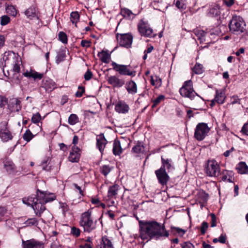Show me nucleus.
I'll return each mask as SVG.
<instances>
[{
	"instance_id": "5fc2aeb1",
	"label": "nucleus",
	"mask_w": 248,
	"mask_h": 248,
	"mask_svg": "<svg viewBox=\"0 0 248 248\" xmlns=\"http://www.w3.org/2000/svg\"><path fill=\"white\" fill-rule=\"evenodd\" d=\"M208 223L206 222L203 221L202 224V226H201V232L202 234H205V233L206 232V230L208 228Z\"/></svg>"
},
{
	"instance_id": "473e14b6",
	"label": "nucleus",
	"mask_w": 248,
	"mask_h": 248,
	"mask_svg": "<svg viewBox=\"0 0 248 248\" xmlns=\"http://www.w3.org/2000/svg\"><path fill=\"white\" fill-rule=\"evenodd\" d=\"M37 197H35L34 195H31L28 198H24L22 199L23 202L28 205H31L32 207L36 203V200Z\"/></svg>"
},
{
	"instance_id": "7ed1b4c3",
	"label": "nucleus",
	"mask_w": 248,
	"mask_h": 248,
	"mask_svg": "<svg viewBox=\"0 0 248 248\" xmlns=\"http://www.w3.org/2000/svg\"><path fill=\"white\" fill-rule=\"evenodd\" d=\"M91 213L92 212L88 210L81 215L79 224L83 227L84 232H90L96 227L95 222L93 220Z\"/></svg>"
},
{
	"instance_id": "4be33fe9",
	"label": "nucleus",
	"mask_w": 248,
	"mask_h": 248,
	"mask_svg": "<svg viewBox=\"0 0 248 248\" xmlns=\"http://www.w3.org/2000/svg\"><path fill=\"white\" fill-rule=\"evenodd\" d=\"M15 54L12 51H6L3 55V57L1 59V62H4V66L9 63V62L13 60L15 62Z\"/></svg>"
},
{
	"instance_id": "39448f33",
	"label": "nucleus",
	"mask_w": 248,
	"mask_h": 248,
	"mask_svg": "<svg viewBox=\"0 0 248 248\" xmlns=\"http://www.w3.org/2000/svg\"><path fill=\"white\" fill-rule=\"evenodd\" d=\"M210 129L207 124L199 123L195 129V138L199 141L202 140L209 133Z\"/></svg>"
},
{
	"instance_id": "4d7b16f0",
	"label": "nucleus",
	"mask_w": 248,
	"mask_h": 248,
	"mask_svg": "<svg viewBox=\"0 0 248 248\" xmlns=\"http://www.w3.org/2000/svg\"><path fill=\"white\" fill-rule=\"evenodd\" d=\"M80 233V231L79 229L75 227H73L71 229V233L76 236L78 237L79 236Z\"/></svg>"
},
{
	"instance_id": "f8f14e48",
	"label": "nucleus",
	"mask_w": 248,
	"mask_h": 248,
	"mask_svg": "<svg viewBox=\"0 0 248 248\" xmlns=\"http://www.w3.org/2000/svg\"><path fill=\"white\" fill-rule=\"evenodd\" d=\"M161 169L164 170H167L168 173H170L175 170V167L171 159L164 158L161 156Z\"/></svg>"
},
{
	"instance_id": "9d476101",
	"label": "nucleus",
	"mask_w": 248,
	"mask_h": 248,
	"mask_svg": "<svg viewBox=\"0 0 248 248\" xmlns=\"http://www.w3.org/2000/svg\"><path fill=\"white\" fill-rule=\"evenodd\" d=\"M168 172L163 169L159 168L155 171V174L160 184L162 186L166 185L170 180V177Z\"/></svg>"
},
{
	"instance_id": "052dcab7",
	"label": "nucleus",
	"mask_w": 248,
	"mask_h": 248,
	"mask_svg": "<svg viewBox=\"0 0 248 248\" xmlns=\"http://www.w3.org/2000/svg\"><path fill=\"white\" fill-rule=\"evenodd\" d=\"M210 216L211 217V227H214L216 226V221L217 218L214 214H211Z\"/></svg>"
},
{
	"instance_id": "2eb2a0df",
	"label": "nucleus",
	"mask_w": 248,
	"mask_h": 248,
	"mask_svg": "<svg viewBox=\"0 0 248 248\" xmlns=\"http://www.w3.org/2000/svg\"><path fill=\"white\" fill-rule=\"evenodd\" d=\"M37 196L40 198V201L45 203L52 202L55 200L56 196L54 194H47L38 190Z\"/></svg>"
},
{
	"instance_id": "7c9ffc66",
	"label": "nucleus",
	"mask_w": 248,
	"mask_h": 248,
	"mask_svg": "<svg viewBox=\"0 0 248 248\" xmlns=\"http://www.w3.org/2000/svg\"><path fill=\"white\" fill-rule=\"evenodd\" d=\"M225 97V94L222 92H220L218 90L216 91L215 100L217 103L220 104H223L224 102Z\"/></svg>"
},
{
	"instance_id": "dca6fc26",
	"label": "nucleus",
	"mask_w": 248,
	"mask_h": 248,
	"mask_svg": "<svg viewBox=\"0 0 248 248\" xmlns=\"http://www.w3.org/2000/svg\"><path fill=\"white\" fill-rule=\"evenodd\" d=\"M45 203L40 201V198L37 196V199L36 200V203L33 205L32 208L34 210V212L36 216L41 217L42 214L46 210L44 204Z\"/></svg>"
},
{
	"instance_id": "423d86ee",
	"label": "nucleus",
	"mask_w": 248,
	"mask_h": 248,
	"mask_svg": "<svg viewBox=\"0 0 248 248\" xmlns=\"http://www.w3.org/2000/svg\"><path fill=\"white\" fill-rule=\"evenodd\" d=\"M205 170L207 175L209 176L217 177L220 174V167L215 160H209Z\"/></svg>"
},
{
	"instance_id": "8fccbe9b",
	"label": "nucleus",
	"mask_w": 248,
	"mask_h": 248,
	"mask_svg": "<svg viewBox=\"0 0 248 248\" xmlns=\"http://www.w3.org/2000/svg\"><path fill=\"white\" fill-rule=\"evenodd\" d=\"M171 230L176 232L179 235L183 236L186 232V231L184 229L176 227H171Z\"/></svg>"
},
{
	"instance_id": "58836bf2",
	"label": "nucleus",
	"mask_w": 248,
	"mask_h": 248,
	"mask_svg": "<svg viewBox=\"0 0 248 248\" xmlns=\"http://www.w3.org/2000/svg\"><path fill=\"white\" fill-rule=\"evenodd\" d=\"M34 136L29 129H27L23 135V139L27 142H29Z\"/></svg>"
},
{
	"instance_id": "72a5a7b5",
	"label": "nucleus",
	"mask_w": 248,
	"mask_h": 248,
	"mask_svg": "<svg viewBox=\"0 0 248 248\" xmlns=\"http://www.w3.org/2000/svg\"><path fill=\"white\" fill-rule=\"evenodd\" d=\"M208 14L211 16H216L220 15L219 7L217 5H215L209 10Z\"/></svg>"
},
{
	"instance_id": "f3484780",
	"label": "nucleus",
	"mask_w": 248,
	"mask_h": 248,
	"mask_svg": "<svg viewBox=\"0 0 248 248\" xmlns=\"http://www.w3.org/2000/svg\"><path fill=\"white\" fill-rule=\"evenodd\" d=\"M56 87L55 82L50 79H46L42 80L41 88H44L46 92H50Z\"/></svg>"
},
{
	"instance_id": "b1692460",
	"label": "nucleus",
	"mask_w": 248,
	"mask_h": 248,
	"mask_svg": "<svg viewBox=\"0 0 248 248\" xmlns=\"http://www.w3.org/2000/svg\"><path fill=\"white\" fill-rule=\"evenodd\" d=\"M25 15L27 18L31 19L33 18H38V12L36 8L34 6H31L28 8L25 12Z\"/></svg>"
},
{
	"instance_id": "c85d7f7f",
	"label": "nucleus",
	"mask_w": 248,
	"mask_h": 248,
	"mask_svg": "<svg viewBox=\"0 0 248 248\" xmlns=\"http://www.w3.org/2000/svg\"><path fill=\"white\" fill-rule=\"evenodd\" d=\"M4 167L9 173H12L15 170V165L10 160H6L4 162Z\"/></svg>"
},
{
	"instance_id": "e2e57ef3",
	"label": "nucleus",
	"mask_w": 248,
	"mask_h": 248,
	"mask_svg": "<svg viewBox=\"0 0 248 248\" xmlns=\"http://www.w3.org/2000/svg\"><path fill=\"white\" fill-rule=\"evenodd\" d=\"M13 71L16 73H19L20 71V65L15 62L13 67Z\"/></svg>"
},
{
	"instance_id": "20e7f679",
	"label": "nucleus",
	"mask_w": 248,
	"mask_h": 248,
	"mask_svg": "<svg viewBox=\"0 0 248 248\" xmlns=\"http://www.w3.org/2000/svg\"><path fill=\"white\" fill-rule=\"evenodd\" d=\"M229 26L230 31L235 34H240L246 30V24L243 18L239 16H233Z\"/></svg>"
},
{
	"instance_id": "a878e982",
	"label": "nucleus",
	"mask_w": 248,
	"mask_h": 248,
	"mask_svg": "<svg viewBox=\"0 0 248 248\" xmlns=\"http://www.w3.org/2000/svg\"><path fill=\"white\" fill-rule=\"evenodd\" d=\"M123 149L121 146L120 142L118 140H114L113 145V153L115 155H119L122 153Z\"/></svg>"
},
{
	"instance_id": "13d9d810",
	"label": "nucleus",
	"mask_w": 248,
	"mask_h": 248,
	"mask_svg": "<svg viewBox=\"0 0 248 248\" xmlns=\"http://www.w3.org/2000/svg\"><path fill=\"white\" fill-rule=\"evenodd\" d=\"M241 132L243 135L248 136V122L244 124L241 129Z\"/></svg>"
},
{
	"instance_id": "aec40b11",
	"label": "nucleus",
	"mask_w": 248,
	"mask_h": 248,
	"mask_svg": "<svg viewBox=\"0 0 248 248\" xmlns=\"http://www.w3.org/2000/svg\"><path fill=\"white\" fill-rule=\"evenodd\" d=\"M96 141L97 147L102 153L107 143V140L105 138L104 135L103 134H101L97 136Z\"/></svg>"
},
{
	"instance_id": "f257e3e1",
	"label": "nucleus",
	"mask_w": 248,
	"mask_h": 248,
	"mask_svg": "<svg viewBox=\"0 0 248 248\" xmlns=\"http://www.w3.org/2000/svg\"><path fill=\"white\" fill-rule=\"evenodd\" d=\"M139 224L140 237L143 240L168 237L169 235L165 226L156 221L139 220Z\"/></svg>"
},
{
	"instance_id": "0e129e2a",
	"label": "nucleus",
	"mask_w": 248,
	"mask_h": 248,
	"mask_svg": "<svg viewBox=\"0 0 248 248\" xmlns=\"http://www.w3.org/2000/svg\"><path fill=\"white\" fill-rule=\"evenodd\" d=\"M101 171L102 174L105 176H107L108 173V167L107 165H104L101 168Z\"/></svg>"
},
{
	"instance_id": "5701e85b",
	"label": "nucleus",
	"mask_w": 248,
	"mask_h": 248,
	"mask_svg": "<svg viewBox=\"0 0 248 248\" xmlns=\"http://www.w3.org/2000/svg\"><path fill=\"white\" fill-rule=\"evenodd\" d=\"M23 75L27 78H32L34 80L41 79L43 77V73H39L35 71L31 70L30 71H27L23 73Z\"/></svg>"
},
{
	"instance_id": "338daca9",
	"label": "nucleus",
	"mask_w": 248,
	"mask_h": 248,
	"mask_svg": "<svg viewBox=\"0 0 248 248\" xmlns=\"http://www.w3.org/2000/svg\"><path fill=\"white\" fill-rule=\"evenodd\" d=\"M7 102V100L5 97L3 96L0 95V108H2Z\"/></svg>"
},
{
	"instance_id": "bb28decb",
	"label": "nucleus",
	"mask_w": 248,
	"mask_h": 248,
	"mask_svg": "<svg viewBox=\"0 0 248 248\" xmlns=\"http://www.w3.org/2000/svg\"><path fill=\"white\" fill-rule=\"evenodd\" d=\"M236 169L240 174H247L248 173V166L244 162H240L236 166Z\"/></svg>"
},
{
	"instance_id": "6e6d98bb",
	"label": "nucleus",
	"mask_w": 248,
	"mask_h": 248,
	"mask_svg": "<svg viewBox=\"0 0 248 248\" xmlns=\"http://www.w3.org/2000/svg\"><path fill=\"white\" fill-rule=\"evenodd\" d=\"M85 92L84 87L82 86L78 87V91H77L75 94V95L77 97H80L82 96L83 93Z\"/></svg>"
},
{
	"instance_id": "6e6552de",
	"label": "nucleus",
	"mask_w": 248,
	"mask_h": 248,
	"mask_svg": "<svg viewBox=\"0 0 248 248\" xmlns=\"http://www.w3.org/2000/svg\"><path fill=\"white\" fill-rule=\"evenodd\" d=\"M13 136L11 132L8 130L7 123L3 122L0 123V138L3 142H7L11 140Z\"/></svg>"
},
{
	"instance_id": "e433bc0d",
	"label": "nucleus",
	"mask_w": 248,
	"mask_h": 248,
	"mask_svg": "<svg viewBox=\"0 0 248 248\" xmlns=\"http://www.w3.org/2000/svg\"><path fill=\"white\" fill-rule=\"evenodd\" d=\"M98 247L99 248H108V238L107 236L102 237L100 244Z\"/></svg>"
},
{
	"instance_id": "79ce46f5",
	"label": "nucleus",
	"mask_w": 248,
	"mask_h": 248,
	"mask_svg": "<svg viewBox=\"0 0 248 248\" xmlns=\"http://www.w3.org/2000/svg\"><path fill=\"white\" fill-rule=\"evenodd\" d=\"M108 68L107 66L104 67L99 73V76H102L107 80H108Z\"/></svg>"
},
{
	"instance_id": "9b49d317",
	"label": "nucleus",
	"mask_w": 248,
	"mask_h": 248,
	"mask_svg": "<svg viewBox=\"0 0 248 248\" xmlns=\"http://www.w3.org/2000/svg\"><path fill=\"white\" fill-rule=\"evenodd\" d=\"M118 40L121 46L126 48L130 47L133 41V36L130 33L121 34L120 36L117 35Z\"/></svg>"
},
{
	"instance_id": "c756f323",
	"label": "nucleus",
	"mask_w": 248,
	"mask_h": 248,
	"mask_svg": "<svg viewBox=\"0 0 248 248\" xmlns=\"http://www.w3.org/2000/svg\"><path fill=\"white\" fill-rule=\"evenodd\" d=\"M121 14L124 17L129 20L133 19L135 17V15L127 8L122 9L121 10Z\"/></svg>"
},
{
	"instance_id": "c03bdc74",
	"label": "nucleus",
	"mask_w": 248,
	"mask_h": 248,
	"mask_svg": "<svg viewBox=\"0 0 248 248\" xmlns=\"http://www.w3.org/2000/svg\"><path fill=\"white\" fill-rule=\"evenodd\" d=\"M27 226H37L38 225V221L35 218H29L25 223Z\"/></svg>"
},
{
	"instance_id": "4468645a",
	"label": "nucleus",
	"mask_w": 248,
	"mask_h": 248,
	"mask_svg": "<svg viewBox=\"0 0 248 248\" xmlns=\"http://www.w3.org/2000/svg\"><path fill=\"white\" fill-rule=\"evenodd\" d=\"M81 154V150L79 148L74 145L72 148V151L70 153L69 160L72 162H77L79 160Z\"/></svg>"
},
{
	"instance_id": "393cba45",
	"label": "nucleus",
	"mask_w": 248,
	"mask_h": 248,
	"mask_svg": "<svg viewBox=\"0 0 248 248\" xmlns=\"http://www.w3.org/2000/svg\"><path fill=\"white\" fill-rule=\"evenodd\" d=\"M129 106L124 102L120 101L115 106V109L117 111L125 113L128 111Z\"/></svg>"
},
{
	"instance_id": "774afa93",
	"label": "nucleus",
	"mask_w": 248,
	"mask_h": 248,
	"mask_svg": "<svg viewBox=\"0 0 248 248\" xmlns=\"http://www.w3.org/2000/svg\"><path fill=\"white\" fill-rule=\"evenodd\" d=\"M60 206L63 213L67 211L69 209V207L66 203H60Z\"/></svg>"
},
{
	"instance_id": "69168bd1",
	"label": "nucleus",
	"mask_w": 248,
	"mask_h": 248,
	"mask_svg": "<svg viewBox=\"0 0 248 248\" xmlns=\"http://www.w3.org/2000/svg\"><path fill=\"white\" fill-rule=\"evenodd\" d=\"M91 42L88 40H82L81 41V46L84 47H89L90 46Z\"/></svg>"
},
{
	"instance_id": "49530a36",
	"label": "nucleus",
	"mask_w": 248,
	"mask_h": 248,
	"mask_svg": "<svg viewBox=\"0 0 248 248\" xmlns=\"http://www.w3.org/2000/svg\"><path fill=\"white\" fill-rule=\"evenodd\" d=\"M65 57V54L62 51H59L56 56V62L57 63H59L61 62L64 60Z\"/></svg>"
},
{
	"instance_id": "a19ab883",
	"label": "nucleus",
	"mask_w": 248,
	"mask_h": 248,
	"mask_svg": "<svg viewBox=\"0 0 248 248\" xmlns=\"http://www.w3.org/2000/svg\"><path fill=\"white\" fill-rule=\"evenodd\" d=\"M193 71L196 74H201L204 71L202 65L196 63L193 68Z\"/></svg>"
},
{
	"instance_id": "bf43d9fd",
	"label": "nucleus",
	"mask_w": 248,
	"mask_h": 248,
	"mask_svg": "<svg viewBox=\"0 0 248 248\" xmlns=\"http://www.w3.org/2000/svg\"><path fill=\"white\" fill-rule=\"evenodd\" d=\"M182 248H195L194 245L189 242H186L181 244Z\"/></svg>"
},
{
	"instance_id": "603ef678",
	"label": "nucleus",
	"mask_w": 248,
	"mask_h": 248,
	"mask_svg": "<svg viewBox=\"0 0 248 248\" xmlns=\"http://www.w3.org/2000/svg\"><path fill=\"white\" fill-rule=\"evenodd\" d=\"M10 18L7 16H3L1 17L0 24L4 26L10 22Z\"/></svg>"
},
{
	"instance_id": "0eeeda50",
	"label": "nucleus",
	"mask_w": 248,
	"mask_h": 248,
	"mask_svg": "<svg viewBox=\"0 0 248 248\" xmlns=\"http://www.w3.org/2000/svg\"><path fill=\"white\" fill-rule=\"evenodd\" d=\"M138 30L141 36L149 37L154 36L153 29L149 27L147 22L142 19L138 24Z\"/></svg>"
},
{
	"instance_id": "f03ea898",
	"label": "nucleus",
	"mask_w": 248,
	"mask_h": 248,
	"mask_svg": "<svg viewBox=\"0 0 248 248\" xmlns=\"http://www.w3.org/2000/svg\"><path fill=\"white\" fill-rule=\"evenodd\" d=\"M181 95L184 97H187L191 100L196 98L198 104L203 103V99L199 96L194 90L193 83L191 80L186 81L183 86L179 89Z\"/></svg>"
},
{
	"instance_id": "412c9836",
	"label": "nucleus",
	"mask_w": 248,
	"mask_h": 248,
	"mask_svg": "<svg viewBox=\"0 0 248 248\" xmlns=\"http://www.w3.org/2000/svg\"><path fill=\"white\" fill-rule=\"evenodd\" d=\"M221 180L223 181H227L229 183H233L234 180V173L232 171L225 170L222 171Z\"/></svg>"
},
{
	"instance_id": "f704fd0d",
	"label": "nucleus",
	"mask_w": 248,
	"mask_h": 248,
	"mask_svg": "<svg viewBox=\"0 0 248 248\" xmlns=\"http://www.w3.org/2000/svg\"><path fill=\"white\" fill-rule=\"evenodd\" d=\"M132 151L136 154L143 153L144 152V147L141 142H138L137 144L133 147Z\"/></svg>"
},
{
	"instance_id": "1a4fd4ad",
	"label": "nucleus",
	"mask_w": 248,
	"mask_h": 248,
	"mask_svg": "<svg viewBox=\"0 0 248 248\" xmlns=\"http://www.w3.org/2000/svg\"><path fill=\"white\" fill-rule=\"evenodd\" d=\"M113 69L119 72L122 75H128L134 77L136 75V71H130L127 68V66L125 65H121L112 62L111 63Z\"/></svg>"
},
{
	"instance_id": "c9c22d12",
	"label": "nucleus",
	"mask_w": 248,
	"mask_h": 248,
	"mask_svg": "<svg viewBox=\"0 0 248 248\" xmlns=\"http://www.w3.org/2000/svg\"><path fill=\"white\" fill-rule=\"evenodd\" d=\"M8 14L15 17L17 14V10L16 7L13 5H8L6 8Z\"/></svg>"
},
{
	"instance_id": "a211bd4d",
	"label": "nucleus",
	"mask_w": 248,
	"mask_h": 248,
	"mask_svg": "<svg viewBox=\"0 0 248 248\" xmlns=\"http://www.w3.org/2000/svg\"><path fill=\"white\" fill-rule=\"evenodd\" d=\"M20 103V101L18 99L12 98L9 101L8 108L12 112L19 111L21 108Z\"/></svg>"
},
{
	"instance_id": "2f4dec72",
	"label": "nucleus",
	"mask_w": 248,
	"mask_h": 248,
	"mask_svg": "<svg viewBox=\"0 0 248 248\" xmlns=\"http://www.w3.org/2000/svg\"><path fill=\"white\" fill-rule=\"evenodd\" d=\"M126 90L130 93L133 94L136 93L137 89L136 83L132 80L129 81L127 84Z\"/></svg>"
},
{
	"instance_id": "3c124183",
	"label": "nucleus",
	"mask_w": 248,
	"mask_h": 248,
	"mask_svg": "<svg viewBox=\"0 0 248 248\" xmlns=\"http://www.w3.org/2000/svg\"><path fill=\"white\" fill-rule=\"evenodd\" d=\"M164 98V96L162 95H160L158 96L156 98L154 99L153 101V105L152 108L155 107L157 105H158L162 100Z\"/></svg>"
},
{
	"instance_id": "ea45409f",
	"label": "nucleus",
	"mask_w": 248,
	"mask_h": 248,
	"mask_svg": "<svg viewBox=\"0 0 248 248\" xmlns=\"http://www.w3.org/2000/svg\"><path fill=\"white\" fill-rule=\"evenodd\" d=\"M195 34L198 37V39L200 40L201 42L204 41L205 36L206 34V32L203 31H195Z\"/></svg>"
},
{
	"instance_id": "a18cd8bd",
	"label": "nucleus",
	"mask_w": 248,
	"mask_h": 248,
	"mask_svg": "<svg viewBox=\"0 0 248 248\" xmlns=\"http://www.w3.org/2000/svg\"><path fill=\"white\" fill-rule=\"evenodd\" d=\"M119 186L117 184L113 185L112 186H109V195L115 196L117 193Z\"/></svg>"
},
{
	"instance_id": "4c0bfd02",
	"label": "nucleus",
	"mask_w": 248,
	"mask_h": 248,
	"mask_svg": "<svg viewBox=\"0 0 248 248\" xmlns=\"http://www.w3.org/2000/svg\"><path fill=\"white\" fill-rule=\"evenodd\" d=\"M79 19V15L77 12H73L70 15V20L73 24H76L78 23Z\"/></svg>"
},
{
	"instance_id": "cd10ccee",
	"label": "nucleus",
	"mask_w": 248,
	"mask_h": 248,
	"mask_svg": "<svg viewBox=\"0 0 248 248\" xmlns=\"http://www.w3.org/2000/svg\"><path fill=\"white\" fill-rule=\"evenodd\" d=\"M98 57L99 60L104 63H108V52L107 50H103L98 52Z\"/></svg>"
},
{
	"instance_id": "ddd939ff",
	"label": "nucleus",
	"mask_w": 248,
	"mask_h": 248,
	"mask_svg": "<svg viewBox=\"0 0 248 248\" xmlns=\"http://www.w3.org/2000/svg\"><path fill=\"white\" fill-rule=\"evenodd\" d=\"M24 248H44V245L42 242L33 239L22 241Z\"/></svg>"
},
{
	"instance_id": "680f3d73",
	"label": "nucleus",
	"mask_w": 248,
	"mask_h": 248,
	"mask_svg": "<svg viewBox=\"0 0 248 248\" xmlns=\"http://www.w3.org/2000/svg\"><path fill=\"white\" fill-rule=\"evenodd\" d=\"M93 76V74L90 70H88L84 75V78L86 80H90Z\"/></svg>"
},
{
	"instance_id": "6ab92c4d",
	"label": "nucleus",
	"mask_w": 248,
	"mask_h": 248,
	"mask_svg": "<svg viewBox=\"0 0 248 248\" xmlns=\"http://www.w3.org/2000/svg\"><path fill=\"white\" fill-rule=\"evenodd\" d=\"M124 84V81L122 79H120L116 76H111L109 77V84L115 89L119 88L122 87Z\"/></svg>"
},
{
	"instance_id": "864d4df0",
	"label": "nucleus",
	"mask_w": 248,
	"mask_h": 248,
	"mask_svg": "<svg viewBox=\"0 0 248 248\" xmlns=\"http://www.w3.org/2000/svg\"><path fill=\"white\" fill-rule=\"evenodd\" d=\"M175 6L180 9H185L186 5L181 1V0H175Z\"/></svg>"
},
{
	"instance_id": "09e8293b",
	"label": "nucleus",
	"mask_w": 248,
	"mask_h": 248,
	"mask_svg": "<svg viewBox=\"0 0 248 248\" xmlns=\"http://www.w3.org/2000/svg\"><path fill=\"white\" fill-rule=\"evenodd\" d=\"M41 120V115L39 113L37 112L32 115L31 121L32 123L36 124L38 123Z\"/></svg>"
},
{
	"instance_id": "de8ad7c7",
	"label": "nucleus",
	"mask_w": 248,
	"mask_h": 248,
	"mask_svg": "<svg viewBox=\"0 0 248 248\" xmlns=\"http://www.w3.org/2000/svg\"><path fill=\"white\" fill-rule=\"evenodd\" d=\"M59 40L64 44L67 43V37L66 34L62 32L61 31L59 33Z\"/></svg>"
},
{
	"instance_id": "37998d69",
	"label": "nucleus",
	"mask_w": 248,
	"mask_h": 248,
	"mask_svg": "<svg viewBox=\"0 0 248 248\" xmlns=\"http://www.w3.org/2000/svg\"><path fill=\"white\" fill-rule=\"evenodd\" d=\"M78 118L77 115L72 114H71L68 118V123L71 125H74L78 123Z\"/></svg>"
}]
</instances>
